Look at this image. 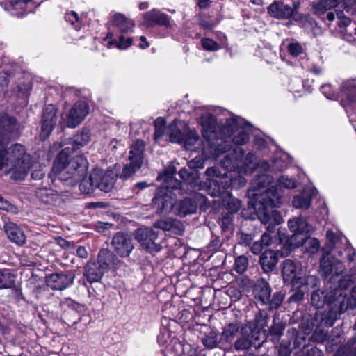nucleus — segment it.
Returning <instances> with one entry per match:
<instances>
[{
	"label": "nucleus",
	"instance_id": "obj_1",
	"mask_svg": "<svg viewBox=\"0 0 356 356\" xmlns=\"http://www.w3.org/2000/svg\"><path fill=\"white\" fill-rule=\"evenodd\" d=\"M244 150L236 147L232 153L225 156L220 163L223 168L231 171H237L240 175L234 178L232 174H220L216 168H208L205 175L207 177V193L212 197H218L222 189H229L231 186H243L245 184V179L241 175L251 173L257 167L255 154L249 152L245 156Z\"/></svg>",
	"mask_w": 356,
	"mask_h": 356
},
{
	"label": "nucleus",
	"instance_id": "obj_2",
	"mask_svg": "<svg viewBox=\"0 0 356 356\" xmlns=\"http://www.w3.org/2000/svg\"><path fill=\"white\" fill-rule=\"evenodd\" d=\"M266 181L267 184L270 182V179L266 175L261 176L255 180L250 191V195L252 196V206L261 223L267 224L271 222L275 225H280L283 221L282 217L280 213L273 208L280 207L282 195L278 191L272 189L260 193L264 187L260 186V184Z\"/></svg>",
	"mask_w": 356,
	"mask_h": 356
},
{
	"label": "nucleus",
	"instance_id": "obj_3",
	"mask_svg": "<svg viewBox=\"0 0 356 356\" xmlns=\"http://www.w3.org/2000/svg\"><path fill=\"white\" fill-rule=\"evenodd\" d=\"M69 148H63L54 161L52 172L67 186H74L88 170V162L83 155L70 157Z\"/></svg>",
	"mask_w": 356,
	"mask_h": 356
},
{
	"label": "nucleus",
	"instance_id": "obj_4",
	"mask_svg": "<svg viewBox=\"0 0 356 356\" xmlns=\"http://www.w3.org/2000/svg\"><path fill=\"white\" fill-rule=\"evenodd\" d=\"M30 168V156L26 148L19 143L12 145L0 150V170L11 173L12 179L16 181L24 180Z\"/></svg>",
	"mask_w": 356,
	"mask_h": 356
},
{
	"label": "nucleus",
	"instance_id": "obj_5",
	"mask_svg": "<svg viewBox=\"0 0 356 356\" xmlns=\"http://www.w3.org/2000/svg\"><path fill=\"white\" fill-rule=\"evenodd\" d=\"M326 237V245L322 249L323 254L320 261L321 271L324 276L332 275V280L340 282L341 275L345 271V267L339 259L331 258L330 252L333 248H341V245L346 243L347 240L331 230L327 232Z\"/></svg>",
	"mask_w": 356,
	"mask_h": 356
},
{
	"label": "nucleus",
	"instance_id": "obj_6",
	"mask_svg": "<svg viewBox=\"0 0 356 356\" xmlns=\"http://www.w3.org/2000/svg\"><path fill=\"white\" fill-rule=\"evenodd\" d=\"M339 286H341L340 283ZM330 291L316 290L312 292L311 304L316 309L323 308L325 305L334 313L341 314L350 306V300L347 298V294L341 287H334Z\"/></svg>",
	"mask_w": 356,
	"mask_h": 356
},
{
	"label": "nucleus",
	"instance_id": "obj_7",
	"mask_svg": "<svg viewBox=\"0 0 356 356\" xmlns=\"http://www.w3.org/2000/svg\"><path fill=\"white\" fill-rule=\"evenodd\" d=\"M216 120L215 116L211 113H205L201 118V125L202 127V134L204 142V148L206 146L210 149V152L214 156H218L220 154L227 152L228 145L225 142L219 143L218 146L215 147V141L218 138L216 131Z\"/></svg>",
	"mask_w": 356,
	"mask_h": 356
},
{
	"label": "nucleus",
	"instance_id": "obj_8",
	"mask_svg": "<svg viewBox=\"0 0 356 356\" xmlns=\"http://www.w3.org/2000/svg\"><path fill=\"white\" fill-rule=\"evenodd\" d=\"M21 125L17 118L7 113H0V150L21 134Z\"/></svg>",
	"mask_w": 356,
	"mask_h": 356
},
{
	"label": "nucleus",
	"instance_id": "obj_9",
	"mask_svg": "<svg viewBox=\"0 0 356 356\" xmlns=\"http://www.w3.org/2000/svg\"><path fill=\"white\" fill-rule=\"evenodd\" d=\"M299 5L300 3L298 1L293 3V7L281 1H275L268 6V13L270 16L279 19H289L291 17L296 21L311 22L309 15H302L298 12Z\"/></svg>",
	"mask_w": 356,
	"mask_h": 356
},
{
	"label": "nucleus",
	"instance_id": "obj_10",
	"mask_svg": "<svg viewBox=\"0 0 356 356\" xmlns=\"http://www.w3.org/2000/svg\"><path fill=\"white\" fill-rule=\"evenodd\" d=\"M306 272V269L301 266L300 263H296L291 259H286L282 262V275L285 284H290L293 287L301 282V276Z\"/></svg>",
	"mask_w": 356,
	"mask_h": 356
},
{
	"label": "nucleus",
	"instance_id": "obj_11",
	"mask_svg": "<svg viewBox=\"0 0 356 356\" xmlns=\"http://www.w3.org/2000/svg\"><path fill=\"white\" fill-rule=\"evenodd\" d=\"M157 237L158 233L149 227L138 229L135 233V238L150 253L158 252L161 250V245L156 242Z\"/></svg>",
	"mask_w": 356,
	"mask_h": 356
},
{
	"label": "nucleus",
	"instance_id": "obj_12",
	"mask_svg": "<svg viewBox=\"0 0 356 356\" xmlns=\"http://www.w3.org/2000/svg\"><path fill=\"white\" fill-rule=\"evenodd\" d=\"M243 124H245L243 120L239 117H233L227 120L225 129L229 136L235 131H238V134L232 138V141L236 145H244L249 141V134L245 127H241Z\"/></svg>",
	"mask_w": 356,
	"mask_h": 356
},
{
	"label": "nucleus",
	"instance_id": "obj_13",
	"mask_svg": "<svg viewBox=\"0 0 356 356\" xmlns=\"http://www.w3.org/2000/svg\"><path fill=\"white\" fill-rule=\"evenodd\" d=\"M343 9L336 10L334 12H328L326 14V19L333 21L336 18L341 20V22H356V0H343Z\"/></svg>",
	"mask_w": 356,
	"mask_h": 356
},
{
	"label": "nucleus",
	"instance_id": "obj_14",
	"mask_svg": "<svg viewBox=\"0 0 356 356\" xmlns=\"http://www.w3.org/2000/svg\"><path fill=\"white\" fill-rule=\"evenodd\" d=\"M118 176L117 172L113 170L103 171L100 169H94L97 189L105 193L110 192L114 187Z\"/></svg>",
	"mask_w": 356,
	"mask_h": 356
},
{
	"label": "nucleus",
	"instance_id": "obj_15",
	"mask_svg": "<svg viewBox=\"0 0 356 356\" xmlns=\"http://www.w3.org/2000/svg\"><path fill=\"white\" fill-rule=\"evenodd\" d=\"M74 278L75 274L72 271L56 273L47 276L46 282L51 289L63 291L73 284Z\"/></svg>",
	"mask_w": 356,
	"mask_h": 356
},
{
	"label": "nucleus",
	"instance_id": "obj_16",
	"mask_svg": "<svg viewBox=\"0 0 356 356\" xmlns=\"http://www.w3.org/2000/svg\"><path fill=\"white\" fill-rule=\"evenodd\" d=\"M132 234L122 232H117L113 237L112 245L121 257H128L134 248Z\"/></svg>",
	"mask_w": 356,
	"mask_h": 356
},
{
	"label": "nucleus",
	"instance_id": "obj_17",
	"mask_svg": "<svg viewBox=\"0 0 356 356\" xmlns=\"http://www.w3.org/2000/svg\"><path fill=\"white\" fill-rule=\"evenodd\" d=\"M57 121V109L53 104L47 105L43 111L42 118L41 138L45 139L50 135Z\"/></svg>",
	"mask_w": 356,
	"mask_h": 356
},
{
	"label": "nucleus",
	"instance_id": "obj_18",
	"mask_svg": "<svg viewBox=\"0 0 356 356\" xmlns=\"http://www.w3.org/2000/svg\"><path fill=\"white\" fill-rule=\"evenodd\" d=\"M91 140V133L88 128L83 127L72 137L63 142L64 148H69V152H74L86 145Z\"/></svg>",
	"mask_w": 356,
	"mask_h": 356
},
{
	"label": "nucleus",
	"instance_id": "obj_19",
	"mask_svg": "<svg viewBox=\"0 0 356 356\" xmlns=\"http://www.w3.org/2000/svg\"><path fill=\"white\" fill-rule=\"evenodd\" d=\"M63 307L70 309L65 314V318L67 323L72 326L76 325L82 319L81 313L84 312V306L75 302L71 298H66L62 302Z\"/></svg>",
	"mask_w": 356,
	"mask_h": 356
},
{
	"label": "nucleus",
	"instance_id": "obj_20",
	"mask_svg": "<svg viewBox=\"0 0 356 356\" xmlns=\"http://www.w3.org/2000/svg\"><path fill=\"white\" fill-rule=\"evenodd\" d=\"M88 113L89 106L86 102L83 101L76 102L70 111L67 120V127L71 128L77 127Z\"/></svg>",
	"mask_w": 356,
	"mask_h": 356
},
{
	"label": "nucleus",
	"instance_id": "obj_21",
	"mask_svg": "<svg viewBox=\"0 0 356 356\" xmlns=\"http://www.w3.org/2000/svg\"><path fill=\"white\" fill-rule=\"evenodd\" d=\"M339 97L346 104L356 103V79H348L340 85Z\"/></svg>",
	"mask_w": 356,
	"mask_h": 356
},
{
	"label": "nucleus",
	"instance_id": "obj_22",
	"mask_svg": "<svg viewBox=\"0 0 356 356\" xmlns=\"http://www.w3.org/2000/svg\"><path fill=\"white\" fill-rule=\"evenodd\" d=\"M188 129V127L184 121L175 120L168 128L170 141L181 143L186 136Z\"/></svg>",
	"mask_w": 356,
	"mask_h": 356
},
{
	"label": "nucleus",
	"instance_id": "obj_23",
	"mask_svg": "<svg viewBox=\"0 0 356 356\" xmlns=\"http://www.w3.org/2000/svg\"><path fill=\"white\" fill-rule=\"evenodd\" d=\"M97 262L100 266L107 271L109 269H115L118 268L120 260L117 256L108 249L100 250Z\"/></svg>",
	"mask_w": 356,
	"mask_h": 356
},
{
	"label": "nucleus",
	"instance_id": "obj_24",
	"mask_svg": "<svg viewBox=\"0 0 356 356\" xmlns=\"http://www.w3.org/2000/svg\"><path fill=\"white\" fill-rule=\"evenodd\" d=\"M254 296L262 305H267L271 293L269 283L264 278L259 279L254 288Z\"/></svg>",
	"mask_w": 356,
	"mask_h": 356
},
{
	"label": "nucleus",
	"instance_id": "obj_25",
	"mask_svg": "<svg viewBox=\"0 0 356 356\" xmlns=\"http://www.w3.org/2000/svg\"><path fill=\"white\" fill-rule=\"evenodd\" d=\"M106 271L97 261H89L84 267L83 275L90 283L100 281Z\"/></svg>",
	"mask_w": 356,
	"mask_h": 356
},
{
	"label": "nucleus",
	"instance_id": "obj_26",
	"mask_svg": "<svg viewBox=\"0 0 356 356\" xmlns=\"http://www.w3.org/2000/svg\"><path fill=\"white\" fill-rule=\"evenodd\" d=\"M4 230L8 239L19 245L26 241V236L20 227L13 222H8L4 225Z\"/></svg>",
	"mask_w": 356,
	"mask_h": 356
},
{
	"label": "nucleus",
	"instance_id": "obj_27",
	"mask_svg": "<svg viewBox=\"0 0 356 356\" xmlns=\"http://www.w3.org/2000/svg\"><path fill=\"white\" fill-rule=\"evenodd\" d=\"M315 192V189H304L301 193L293 197L292 201L293 206L296 209H309L311 205L312 199L316 195Z\"/></svg>",
	"mask_w": 356,
	"mask_h": 356
},
{
	"label": "nucleus",
	"instance_id": "obj_28",
	"mask_svg": "<svg viewBox=\"0 0 356 356\" xmlns=\"http://www.w3.org/2000/svg\"><path fill=\"white\" fill-rule=\"evenodd\" d=\"M264 175H259L256 179H257L259 177L264 176ZM265 175L267 176L270 179V182L268 184H267V182L266 181H262L260 184V186H264V188L260 191V193H262L263 191H265L266 190L272 189V190L278 191L280 193V194L281 195V192H280L281 188L291 189V188H294L296 187V182L294 179H293L292 177H289V176L282 175L277 180L279 188L277 187H275L274 186H272L270 188H267L268 186V185L271 183V177H270L268 175Z\"/></svg>",
	"mask_w": 356,
	"mask_h": 356
},
{
	"label": "nucleus",
	"instance_id": "obj_29",
	"mask_svg": "<svg viewBox=\"0 0 356 356\" xmlns=\"http://www.w3.org/2000/svg\"><path fill=\"white\" fill-rule=\"evenodd\" d=\"M168 193H165L163 195L160 193L154 199V204L158 207V211L161 213H169L175 206V198L172 196V192L168 191Z\"/></svg>",
	"mask_w": 356,
	"mask_h": 356
},
{
	"label": "nucleus",
	"instance_id": "obj_30",
	"mask_svg": "<svg viewBox=\"0 0 356 356\" xmlns=\"http://www.w3.org/2000/svg\"><path fill=\"white\" fill-rule=\"evenodd\" d=\"M252 325L246 324L241 327V337L236 341L234 348L236 350H243L252 346V339H250Z\"/></svg>",
	"mask_w": 356,
	"mask_h": 356
},
{
	"label": "nucleus",
	"instance_id": "obj_31",
	"mask_svg": "<svg viewBox=\"0 0 356 356\" xmlns=\"http://www.w3.org/2000/svg\"><path fill=\"white\" fill-rule=\"evenodd\" d=\"M277 261V254L271 250H266L260 257V264L262 269L266 273L273 270Z\"/></svg>",
	"mask_w": 356,
	"mask_h": 356
},
{
	"label": "nucleus",
	"instance_id": "obj_32",
	"mask_svg": "<svg viewBox=\"0 0 356 356\" xmlns=\"http://www.w3.org/2000/svg\"><path fill=\"white\" fill-rule=\"evenodd\" d=\"M218 197L222 198V204L227 210L230 211L229 213L237 212L241 207V202L238 199L234 198L228 189H222L220 195Z\"/></svg>",
	"mask_w": 356,
	"mask_h": 356
},
{
	"label": "nucleus",
	"instance_id": "obj_33",
	"mask_svg": "<svg viewBox=\"0 0 356 356\" xmlns=\"http://www.w3.org/2000/svg\"><path fill=\"white\" fill-rule=\"evenodd\" d=\"M296 246L304 245L305 252L312 254L316 253L320 248V242L315 238H307L305 235L300 236L296 243H293Z\"/></svg>",
	"mask_w": 356,
	"mask_h": 356
},
{
	"label": "nucleus",
	"instance_id": "obj_34",
	"mask_svg": "<svg viewBox=\"0 0 356 356\" xmlns=\"http://www.w3.org/2000/svg\"><path fill=\"white\" fill-rule=\"evenodd\" d=\"M35 196L44 204H54L59 198L56 192L46 186L38 188L35 191Z\"/></svg>",
	"mask_w": 356,
	"mask_h": 356
},
{
	"label": "nucleus",
	"instance_id": "obj_35",
	"mask_svg": "<svg viewBox=\"0 0 356 356\" xmlns=\"http://www.w3.org/2000/svg\"><path fill=\"white\" fill-rule=\"evenodd\" d=\"M175 209L179 216H185L196 211L197 203L191 199L186 198L175 205Z\"/></svg>",
	"mask_w": 356,
	"mask_h": 356
},
{
	"label": "nucleus",
	"instance_id": "obj_36",
	"mask_svg": "<svg viewBox=\"0 0 356 356\" xmlns=\"http://www.w3.org/2000/svg\"><path fill=\"white\" fill-rule=\"evenodd\" d=\"M79 190L82 194H91L96 188V181L94 178V170L90 172L88 176L86 175L80 179Z\"/></svg>",
	"mask_w": 356,
	"mask_h": 356
},
{
	"label": "nucleus",
	"instance_id": "obj_37",
	"mask_svg": "<svg viewBox=\"0 0 356 356\" xmlns=\"http://www.w3.org/2000/svg\"><path fill=\"white\" fill-rule=\"evenodd\" d=\"M6 9L11 15L17 17L27 15L30 10H27L26 4L20 0L10 1L6 6Z\"/></svg>",
	"mask_w": 356,
	"mask_h": 356
},
{
	"label": "nucleus",
	"instance_id": "obj_38",
	"mask_svg": "<svg viewBox=\"0 0 356 356\" xmlns=\"http://www.w3.org/2000/svg\"><path fill=\"white\" fill-rule=\"evenodd\" d=\"M15 285V274L8 269L0 270V289H10Z\"/></svg>",
	"mask_w": 356,
	"mask_h": 356
},
{
	"label": "nucleus",
	"instance_id": "obj_39",
	"mask_svg": "<svg viewBox=\"0 0 356 356\" xmlns=\"http://www.w3.org/2000/svg\"><path fill=\"white\" fill-rule=\"evenodd\" d=\"M319 280L316 275H307L306 273L301 276V282L298 284L294 287H302L306 292H308L310 289L316 288L319 284Z\"/></svg>",
	"mask_w": 356,
	"mask_h": 356
},
{
	"label": "nucleus",
	"instance_id": "obj_40",
	"mask_svg": "<svg viewBox=\"0 0 356 356\" xmlns=\"http://www.w3.org/2000/svg\"><path fill=\"white\" fill-rule=\"evenodd\" d=\"M201 341L207 348L213 349L219 343L220 337L216 332L211 330L204 334L202 337Z\"/></svg>",
	"mask_w": 356,
	"mask_h": 356
},
{
	"label": "nucleus",
	"instance_id": "obj_41",
	"mask_svg": "<svg viewBox=\"0 0 356 356\" xmlns=\"http://www.w3.org/2000/svg\"><path fill=\"white\" fill-rule=\"evenodd\" d=\"M190 168H184L180 170L179 175L180 178L188 184H194L198 179V172L191 169V163H189Z\"/></svg>",
	"mask_w": 356,
	"mask_h": 356
},
{
	"label": "nucleus",
	"instance_id": "obj_42",
	"mask_svg": "<svg viewBox=\"0 0 356 356\" xmlns=\"http://www.w3.org/2000/svg\"><path fill=\"white\" fill-rule=\"evenodd\" d=\"M239 329V325L236 323L228 324L223 329L222 338L229 343L232 342L238 332Z\"/></svg>",
	"mask_w": 356,
	"mask_h": 356
},
{
	"label": "nucleus",
	"instance_id": "obj_43",
	"mask_svg": "<svg viewBox=\"0 0 356 356\" xmlns=\"http://www.w3.org/2000/svg\"><path fill=\"white\" fill-rule=\"evenodd\" d=\"M147 22H168V16L160 10L153 9L145 15Z\"/></svg>",
	"mask_w": 356,
	"mask_h": 356
},
{
	"label": "nucleus",
	"instance_id": "obj_44",
	"mask_svg": "<svg viewBox=\"0 0 356 356\" xmlns=\"http://www.w3.org/2000/svg\"><path fill=\"white\" fill-rule=\"evenodd\" d=\"M132 40L131 38H125L123 35L118 38V40H108L107 45L108 48L116 47L119 49H126L131 46Z\"/></svg>",
	"mask_w": 356,
	"mask_h": 356
},
{
	"label": "nucleus",
	"instance_id": "obj_45",
	"mask_svg": "<svg viewBox=\"0 0 356 356\" xmlns=\"http://www.w3.org/2000/svg\"><path fill=\"white\" fill-rule=\"evenodd\" d=\"M339 356H356V336L348 341L346 346L337 352Z\"/></svg>",
	"mask_w": 356,
	"mask_h": 356
},
{
	"label": "nucleus",
	"instance_id": "obj_46",
	"mask_svg": "<svg viewBox=\"0 0 356 356\" xmlns=\"http://www.w3.org/2000/svg\"><path fill=\"white\" fill-rule=\"evenodd\" d=\"M129 159L130 163L124 166L123 170L120 175V177L122 179H127L131 177L134 174V162L132 161V159L134 158V144L130 145V150H129Z\"/></svg>",
	"mask_w": 356,
	"mask_h": 356
},
{
	"label": "nucleus",
	"instance_id": "obj_47",
	"mask_svg": "<svg viewBox=\"0 0 356 356\" xmlns=\"http://www.w3.org/2000/svg\"><path fill=\"white\" fill-rule=\"evenodd\" d=\"M145 144L143 140L135 141V169L140 168L143 162Z\"/></svg>",
	"mask_w": 356,
	"mask_h": 356
},
{
	"label": "nucleus",
	"instance_id": "obj_48",
	"mask_svg": "<svg viewBox=\"0 0 356 356\" xmlns=\"http://www.w3.org/2000/svg\"><path fill=\"white\" fill-rule=\"evenodd\" d=\"M343 0H324L314 6L316 12L323 13L325 10L335 8Z\"/></svg>",
	"mask_w": 356,
	"mask_h": 356
},
{
	"label": "nucleus",
	"instance_id": "obj_49",
	"mask_svg": "<svg viewBox=\"0 0 356 356\" xmlns=\"http://www.w3.org/2000/svg\"><path fill=\"white\" fill-rule=\"evenodd\" d=\"M284 298V293L281 291L275 292L273 293L272 298H269V302L267 305H269V309L273 310L278 309L282 304Z\"/></svg>",
	"mask_w": 356,
	"mask_h": 356
},
{
	"label": "nucleus",
	"instance_id": "obj_50",
	"mask_svg": "<svg viewBox=\"0 0 356 356\" xmlns=\"http://www.w3.org/2000/svg\"><path fill=\"white\" fill-rule=\"evenodd\" d=\"M155 133L154 138L156 140L160 139L165 133V120L164 118L160 117L156 118L154 122Z\"/></svg>",
	"mask_w": 356,
	"mask_h": 356
},
{
	"label": "nucleus",
	"instance_id": "obj_51",
	"mask_svg": "<svg viewBox=\"0 0 356 356\" xmlns=\"http://www.w3.org/2000/svg\"><path fill=\"white\" fill-rule=\"evenodd\" d=\"M258 167L264 171L270 170L272 171L282 170L284 168V166L282 164V161L279 159L275 160L271 165L266 161L261 162Z\"/></svg>",
	"mask_w": 356,
	"mask_h": 356
},
{
	"label": "nucleus",
	"instance_id": "obj_52",
	"mask_svg": "<svg viewBox=\"0 0 356 356\" xmlns=\"http://www.w3.org/2000/svg\"><path fill=\"white\" fill-rule=\"evenodd\" d=\"M198 139L199 137L195 131H190L188 129V133L182 143H184L186 149H191L198 141Z\"/></svg>",
	"mask_w": 356,
	"mask_h": 356
},
{
	"label": "nucleus",
	"instance_id": "obj_53",
	"mask_svg": "<svg viewBox=\"0 0 356 356\" xmlns=\"http://www.w3.org/2000/svg\"><path fill=\"white\" fill-rule=\"evenodd\" d=\"M248 266V261L246 257L239 256L235 259L234 268L238 273H244Z\"/></svg>",
	"mask_w": 356,
	"mask_h": 356
},
{
	"label": "nucleus",
	"instance_id": "obj_54",
	"mask_svg": "<svg viewBox=\"0 0 356 356\" xmlns=\"http://www.w3.org/2000/svg\"><path fill=\"white\" fill-rule=\"evenodd\" d=\"M297 218H293L288 221V226L289 229L293 232V235L290 238V243L293 244L296 243L299 238H300L301 234H297L298 223L297 222Z\"/></svg>",
	"mask_w": 356,
	"mask_h": 356
},
{
	"label": "nucleus",
	"instance_id": "obj_55",
	"mask_svg": "<svg viewBox=\"0 0 356 356\" xmlns=\"http://www.w3.org/2000/svg\"><path fill=\"white\" fill-rule=\"evenodd\" d=\"M45 166L41 164L32 165L31 178L35 180H40L44 177L46 174Z\"/></svg>",
	"mask_w": 356,
	"mask_h": 356
},
{
	"label": "nucleus",
	"instance_id": "obj_56",
	"mask_svg": "<svg viewBox=\"0 0 356 356\" xmlns=\"http://www.w3.org/2000/svg\"><path fill=\"white\" fill-rule=\"evenodd\" d=\"M176 222H177L171 220L170 218H167L156 221L154 223V227L163 230L169 231L172 229V227L175 225Z\"/></svg>",
	"mask_w": 356,
	"mask_h": 356
},
{
	"label": "nucleus",
	"instance_id": "obj_57",
	"mask_svg": "<svg viewBox=\"0 0 356 356\" xmlns=\"http://www.w3.org/2000/svg\"><path fill=\"white\" fill-rule=\"evenodd\" d=\"M322 93L329 99H336L339 97V93H336L330 84H324L321 87Z\"/></svg>",
	"mask_w": 356,
	"mask_h": 356
},
{
	"label": "nucleus",
	"instance_id": "obj_58",
	"mask_svg": "<svg viewBox=\"0 0 356 356\" xmlns=\"http://www.w3.org/2000/svg\"><path fill=\"white\" fill-rule=\"evenodd\" d=\"M0 209L6 210L8 212H10L12 213H18V208L8 202V200H5L3 197L0 195Z\"/></svg>",
	"mask_w": 356,
	"mask_h": 356
},
{
	"label": "nucleus",
	"instance_id": "obj_59",
	"mask_svg": "<svg viewBox=\"0 0 356 356\" xmlns=\"http://www.w3.org/2000/svg\"><path fill=\"white\" fill-rule=\"evenodd\" d=\"M295 291L291 296L289 300L290 302H299L304 298L306 291L302 287H293Z\"/></svg>",
	"mask_w": 356,
	"mask_h": 356
},
{
	"label": "nucleus",
	"instance_id": "obj_60",
	"mask_svg": "<svg viewBox=\"0 0 356 356\" xmlns=\"http://www.w3.org/2000/svg\"><path fill=\"white\" fill-rule=\"evenodd\" d=\"M202 45L204 49L208 51H217L220 47L217 42L209 38H203Z\"/></svg>",
	"mask_w": 356,
	"mask_h": 356
},
{
	"label": "nucleus",
	"instance_id": "obj_61",
	"mask_svg": "<svg viewBox=\"0 0 356 356\" xmlns=\"http://www.w3.org/2000/svg\"><path fill=\"white\" fill-rule=\"evenodd\" d=\"M284 330V325L281 323L273 322V324L270 328V334L276 337H280L283 334Z\"/></svg>",
	"mask_w": 356,
	"mask_h": 356
},
{
	"label": "nucleus",
	"instance_id": "obj_62",
	"mask_svg": "<svg viewBox=\"0 0 356 356\" xmlns=\"http://www.w3.org/2000/svg\"><path fill=\"white\" fill-rule=\"evenodd\" d=\"M296 218L298 223L297 234L305 235V234L308 233L309 231L306 219L302 217Z\"/></svg>",
	"mask_w": 356,
	"mask_h": 356
},
{
	"label": "nucleus",
	"instance_id": "obj_63",
	"mask_svg": "<svg viewBox=\"0 0 356 356\" xmlns=\"http://www.w3.org/2000/svg\"><path fill=\"white\" fill-rule=\"evenodd\" d=\"M86 15H81V17H79L77 13L75 11H71L67 13L65 15V20L67 22H78L79 20H85Z\"/></svg>",
	"mask_w": 356,
	"mask_h": 356
},
{
	"label": "nucleus",
	"instance_id": "obj_64",
	"mask_svg": "<svg viewBox=\"0 0 356 356\" xmlns=\"http://www.w3.org/2000/svg\"><path fill=\"white\" fill-rule=\"evenodd\" d=\"M289 53L293 56H298L302 52V47L298 43H291L288 46Z\"/></svg>",
	"mask_w": 356,
	"mask_h": 356
}]
</instances>
